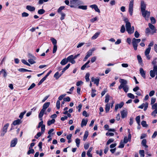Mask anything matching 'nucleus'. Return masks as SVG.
<instances>
[{
	"label": "nucleus",
	"mask_w": 157,
	"mask_h": 157,
	"mask_svg": "<svg viewBox=\"0 0 157 157\" xmlns=\"http://www.w3.org/2000/svg\"><path fill=\"white\" fill-rule=\"evenodd\" d=\"M114 141V140L113 139H109L107 142V144L108 145L109 144H110L112 142H113Z\"/></svg>",
	"instance_id": "nucleus-63"
},
{
	"label": "nucleus",
	"mask_w": 157,
	"mask_h": 157,
	"mask_svg": "<svg viewBox=\"0 0 157 157\" xmlns=\"http://www.w3.org/2000/svg\"><path fill=\"white\" fill-rule=\"evenodd\" d=\"M90 74L89 73H87L86 74L85 76V79L87 82H88L89 81L90 79L89 78L90 76Z\"/></svg>",
	"instance_id": "nucleus-47"
},
{
	"label": "nucleus",
	"mask_w": 157,
	"mask_h": 157,
	"mask_svg": "<svg viewBox=\"0 0 157 157\" xmlns=\"http://www.w3.org/2000/svg\"><path fill=\"white\" fill-rule=\"evenodd\" d=\"M34 150L33 149H30L29 151H28V152H27V154L28 155H29L30 154L32 153V154H33L34 153Z\"/></svg>",
	"instance_id": "nucleus-62"
},
{
	"label": "nucleus",
	"mask_w": 157,
	"mask_h": 157,
	"mask_svg": "<svg viewBox=\"0 0 157 157\" xmlns=\"http://www.w3.org/2000/svg\"><path fill=\"white\" fill-rule=\"evenodd\" d=\"M90 61L89 60L88 61L84 64L81 67V69L82 70H84L86 67L88 68L90 67V66L88 65V64L90 63Z\"/></svg>",
	"instance_id": "nucleus-11"
},
{
	"label": "nucleus",
	"mask_w": 157,
	"mask_h": 157,
	"mask_svg": "<svg viewBox=\"0 0 157 157\" xmlns=\"http://www.w3.org/2000/svg\"><path fill=\"white\" fill-rule=\"evenodd\" d=\"M124 104V103L123 102H121L119 104H117L115 106V110L117 111L119 108H121L123 106Z\"/></svg>",
	"instance_id": "nucleus-13"
},
{
	"label": "nucleus",
	"mask_w": 157,
	"mask_h": 157,
	"mask_svg": "<svg viewBox=\"0 0 157 157\" xmlns=\"http://www.w3.org/2000/svg\"><path fill=\"white\" fill-rule=\"evenodd\" d=\"M64 6H62L60 7L58 10L57 12L58 13H62L61 11L63 10L64 9Z\"/></svg>",
	"instance_id": "nucleus-42"
},
{
	"label": "nucleus",
	"mask_w": 157,
	"mask_h": 157,
	"mask_svg": "<svg viewBox=\"0 0 157 157\" xmlns=\"http://www.w3.org/2000/svg\"><path fill=\"white\" fill-rule=\"evenodd\" d=\"M133 5L134 0H131L129 4L128 8V11L131 16H132L133 14Z\"/></svg>",
	"instance_id": "nucleus-3"
},
{
	"label": "nucleus",
	"mask_w": 157,
	"mask_h": 157,
	"mask_svg": "<svg viewBox=\"0 0 157 157\" xmlns=\"http://www.w3.org/2000/svg\"><path fill=\"white\" fill-rule=\"evenodd\" d=\"M55 121V120L54 119H52L51 120L48 121L47 122V124L48 126H50L51 124H54Z\"/></svg>",
	"instance_id": "nucleus-26"
},
{
	"label": "nucleus",
	"mask_w": 157,
	"mask_h": 157,
	"mask_svg": "<svg viewBox=\"0 0 157 157\" xmlns=\"http://www.w3.org/2000/svg\"><path fill=\"white\" fill-rule=\"evenodd\" d=\"M17 143V139L16 138L12 140L10 146L11 147H14L15 146Z\"/></svg>",
	"instance_id": "nucleus-17"
},
{
	"label": "nucleus",
	"mask_w": 157,
	"mask_h": 157,
	"mask_svg": "<svg viewBox=\"0 0 157 157\" xmlns=\"http://www.w3.org/2000/svg\"><path fill=\"white\" fill-rule=\"evenodd\" d=\"M42 133L40 132H38L37 134L35 136V138L36 139H38L39 137H40Z\"/></svg>",
	"instance_id": "nucleus-53"
},
{
	"label": "nucleus",
	"mask_w": 157,
	"mask_h": 157,
	"mask_svg": "<svg viewBox=\"0 0 157 157\" xmlns=\"http://www.w3.org/2000/svg\"><path fill=\"white\" fill-rule=\"evenodd\" d=\"M125 27L126 30L129 34H131L134 33V28L133 26L131 27L130 22L128 21H126Z\"/></svg>",
	"instance_id": "nucleus-1"
},
{
	"label": "nucleus",
	"mask_w": 157,
	"mask_h": 157,
	"mask_svg": "<svg viewBox=\"0 0 157 157\" xmlns=\"http://www.w3.org/2000/svg\"><path fill=\"white\" fill-rule=\"evenodd\" d=\"M155 73V75H157V66H153V69L152 70Z\"/></svg>",
	"instance_id": "nucleus-60"
},
{
	"label": "nucleus",
	"mask_w": 157,
	"mask_h": 157,
	"mask_svg": "<svg viewBox=\"0 0 157 157\" xmlns=\"http://www.w3.org/2000/svg\"><path fill=\"white\" fill-rule=\"evenodd\" d=\"M110 104H109L107 103L106 104L105 106V110L106 113L108 112L110 109Z\"/></svg>",
	"instance_id": "nucleus-29"
},
{
	"label": "nucleus",
	"mask_w": 157,
	"mask_h": 157,
	"mask_svg": "<svg viewBox=\"0 0 157 157\" xmlns=\"http://www.w3.org/2000/svg\"><path fill=\"white\" fill-rule=\"evenodd\" d=\"M9 124L7 123L3 127L2 130V132L1 133V136H3L7 132V129L8 128Z\"/></svg>",
	"instance_id": "nucleus-7"
},
{
	"label": "nucleus",
	"mask_w": 157,
	"mask_h": 157,
	"mask_svg": "<svg viewBox=\"0 0 157 157\" xmlns=\"http://www.w3.org/2000/svg\"><path fill=\"white\" fill-rule=\"evenodd\" d=\"M141 41L140 39H136L133 38L132 40V44L134 48V49L136 50L137 49V47L138 44Z\"/></svg>",
	"instance_id": "nucleus-2"
},
{
	"label": "nucleus",
	"mask_w": 157,
	"mask_h": 157,
	"mask_svg": "<svg viewBox=\"0 0 157 157\" xmlns=\"http://www.w3.org/2000/svg\"><path fill=\"white\" fill-rule=\"evenodd\" d=\"M36 59H29L28 60V61L29 62V63L32 64L34 63H36V62L35 61V60Z\"/></svg>",
	"instance_id": "nucleus-34"
},
{
	"label": "nucleus",
	"mask_w": 157,
	"mask_h": 157,
	"mask_svg": "<svg viewBox=\"0 0 157 157\" xmlns=\"http://www.w3.org/2000/svg\"><path fill=\"white\" fill-rule=\"evenodd\" d=\"M88 135V132L87 131H86L85 132V133L83 136V140L85 141Z\"/></svg>",
	"instance_id": "nucleus-27"
},
{
	"label": "nucleus",
	"mask_w": 157,
	"mask_h": 157,
	"mask_svg": "<svg viewBox=\"0 0 157 157\" xmlns=\"http://www.w3.org/2000/svg\"><path fill=\"white\" fill-rule=\"evenodd\" d=\"M75 143H76L77 146L78 147H79L80 143V140L78 138H76L75 139Z\"/></svg>",
	"instance_id": "nucleus-38"
},
{
	"label": "nucleus",
	"mask_w": 157,
	"mask_h": 157,
	"mask_svg": "<svg viewBox=\"0 0 157 157\" xmlns=\"http://www.w3.org/2000/svg\"><path fill=\"white\" fill-rule=\"evenodd\" d=\"M45 130V125H42V127H41V132H40L42 133V134L44 133V132Z\"/></svg>",
	"instance_id": "nucleus-52"
},
{
	"label": "nucleus",
	"mask_w": 157,
	"mask_h": 157,
	"mask_svg": "<svg viewBox=\"0 0 157 157\" xmlns=\"http://www.w3.org/2000/svg\"><path fill=\"white\" fill-rule=\"evenodd\" d=\"M125 28L124 25H123L121 26V29L120 30V32L121 33H123L125 31Z\"/></svg>",
	"instance_id": "nucleus-46"
},
{
	"label": "nucleus",
	"mask_w": 157,
	"mask_h": 157,
	"mask_svg": "<svg viewBox=\"0 0 157 157\" xmlns=\"http://www.w3.org/2000/svg\"><path fill=\"white\" fill-rule=\"evenodd\" d=\"M100 34L99 33H96L94 36L92 37L91 39L92 40H95L96 38H97L98 36Z\"/></svg>",
	"instance_id": "nucleus-28"
},
{
	"label": "nucleus",
	"mask_w": 157,
	"mask_h": 157,
	"mask_svg": "<svg viewBox=\"0 0 157 157\" xmlns=\"http://www.w3.org/2000/svg\"><path fill=\"white\" fill-rule=\"evenodd\" d=\"M139 153L140 155V157H144V150H140L139 151Z\"/></svg>",
	"instance_id": "nucleus-32"
},
{
	"label": "nucleus",
	"mask_w": 157,
	"mask_h": 157,
	"mask_svg": "<svg viewBox=\"0 0 157 157\" xmlns=\"http://www.w3.org/2000/svg\"><path fill=\"white\" fill-rule=\"evenodd\" d=\"M140 71L141 76L144 78H146L145 72L142 68H140Z\"/></svg>",
	"instance_id": "nucleus-15"
},
{
	"label": "nucleus",
	"mask_w": 157,
	"mask_h": 157,
	"mask_svg": "<svg viewBox=\"0 0 157 157\" xmlns=\"http://www.w3.org/2000/svg\"><path fill=\"white\" fill-rule=\"evenodd\" d=\"M157 109V103H156L152 105V109Z\"/></svg>",
	"instance_id": "nucleus-64"
},
{
	"label": "nucleus",
	"mask_w": 157,
	"mask_h": 157,
	"mask_svg": "<svg viewBox=\"0 0 157 157\" xmlns=\"http://www.w3.org/2000/svg\"><path fill=\"white\" fill-rule=\"evenodd\" d=\"M35 86V83H33L28 89V90H29L32 89L33 88H34Z\"/></svg>",
	"instance_id": "nucleus-59"
},
{
	"label": "nucleus",
	"mask_w": 157,
	"mask_h": 157,
	"mask_svg": "<svg viewBox=\"0 0 157 157\" xmlns=\"http://www.w3.org/2000/svg\"><path fill=\"white\" fill-rule=\"evenodd\" d=\"M127 95L129 98H131L134 99L135 98L134 95L131 93H128Z\"/></svg>",
	"instance_id": "nucleus-50"
},
{
	"label": "nucleus",
	"mask_w": 157,
	"mask_h": 157,
	"mask_svg": "<svg viewBox=\"0 0 157 157\" xmlns=\"http://www.w3.org/2000/svg\"><path fill=\"white\" fill-rule=\"evenodd\" d=\"M51 40L52 44L54 45H54H57L56 44H57V40L56 39H54V38H52L51 39Z\"/></svg>",
	"instance_id": "nucleus-35"
},
{
	"label": "nucleus",
	"mask_w": 157,
	"mask_h": 157,
	"mask_svg": "<svg viewBox=\"0 0 157 157\" xmlns=\"http://www.w3.org/2000/svg\"><path fill=\"white\" fill-rule=\"evenodd\" d=\"M21 15L23 17H27L29 15V14L26 12H24L22 13Z\"/></svg>",
	"instance_id": "nucleus-61"
},
{
	"label": "nucleus",
	"mask_w": 157,
	"mask_h": 157,
	"mask_svg": "<svg viewBox=\"0 0 157 157\" xmlns=\"http://www.w3.org/2000/svg\"><path fill=\"white\" fill-rule=\"evenodd\" d=\"M26 112V111H25L21 113H20V115L19 116V117L21 119L23 117V116L25 114Z\"/></svg>",
	"instance_id": "nucleus-57"
},
{
	"label": "nucleus",
	"mask_w": 157,
	"mask_h": 157,
	"mask_svg": "<svg viewBox=\"0 0 157 157\" xmlns=\"http://www.w3.org/2000/svg\"><path fill=\"white\" fill-rule=\"evenodd\" d=\"M151 49V48L150 47H148L145 51V55H148L149 54L150 50Z\"/></svg>",
	"instance_id": "nucleus-37"
},
{
	"label": "nucleus",
	"mask_w": 157,
	"mask_h": 157,
	"mask_svg": "<svg viewBox=\"0 0 157 157\" xmlns=\"http://www.w3.org/2000/svg\"><path fill=\"white\" fill-rule=\"evenodd\" d=\"M18 71L20 72H32V71L29 70H28L25 69L23 68H19L18 69Z\"/></svg>",
	"instance_id": "nucleus-25"
},
{
	"label": "nucleus",
	"mask_w": 157,
	"mask_h": 157,
	"mask_svg": "<svg viewBox=\"0 0 157 157\" xmlns=\"http://www.w3.org/2000/svg\"><path fill=\"white\" fill-rule=\"evenodd\" d=\"M119 82L121 83L120 85L118 87L119 90L121 89L124 86H126L127 84V81L126 80L123 79H120Z\"/></svg>",
	"instance_id": "nucleus-4"
},
{
	"label": "nucleus",
	"mask_w": 157,
	"mask_h": 157,
	"mask_svg": "<svg viewBox=\"0 0 157 157\" xmlns=\"http://www.w3.org/2000/svg\"><path fill=\"white\" fill-rule=\"evenodd\" d=\"M67 60H68V62H70L73 59V56L71 55L69 56L67 59Z\"/></svg>",
	"instance_id": "nucleus-48"
},
{
	"label": "nucleus",
	"mask_w": 157,
	"mask_h": 157,
	"mask_svg": "<svg viewBox=\"0 0 157 157\" xmlns=\"http://www.w3.org/2000/svg\"><path fill=\"white\" fill-rule=\"evenodd\" d=\"M136 121L137 123L138 124L140 125V117L139 116H137L136 118Z\"/></svg>",
	"instance_id": "nucleus-40"
},
{
	"label": "nucleus",
	"mask_w": 157,
	"mask_h": 157,
	"mask_svg": "<svg viewBox=\"0 0 157 157\" xmlns=\"http://www.w3.org/2000/svg\"><path fill=\"white\" fill-rule=\"evenodd\" d=\"M155 73L154 71H153V70H151L150 71V76L152 78H154L155 77Z\"/></svg>",
	"instance_id": "nucleus-31"
},
{
	"label": "nucleus",
	"mask_w": 157,
	"mask_h": 157,
	"mask_svg": "<svg viewBox=\"0 0 157 157\" xmlns=\"http://www.w3.org/2000/svg\"><path fill=\"white\" fill-rule=\"evenodd\" d=\"M61 75V74H59L58 72H57L55 74L54 77L56 79H57L60 77Z\"/></svg>",
	"instance_id": "nucleus-30"
},
{
	"label": "nucleus",
	"mask_w": 157,
	"mask_h": 157,
	"mask_svg": "<svg viewBox=\"0 0 157 157\" xmlns=\"http://www.w3.org/2000/svg\"><path fill=\"white\" fill-rule=\"evenodd\" d=\"M88 122V120L86 119H83L82 120L81 124V126L82 127L83 126H86V124Z\"/></svg>",
	"instance_id": "nucleus-21"
},
{
	"label": "nucleus",
	"mask_w": 157,
	"mask_h": 157,
	"mask_svg": "<svg viewBox=\"0 0 157 157\" xmlns=\"http://www.w3.org/2000/svg\"><path fill=\"white\" fill-rule=\"evenodd\" d=\"M91 80L92 82H94V83L96 84L97 86H98L99 81V79L94 78V77H92Z\"/></svg>",
	"instance_id": "nucleus-16"
},
{
	"label": "nucleus",
	"mask_w": 157,
	"mask_h": 157,
	"mask_svg": "<svg viewBox=\"0 0 157 157\" xmlns=\"http://www.w3.org/2000/svg\"><path fill=\"white\" fill-rule=\"evenodd\" d=\"M68 62V60L66 58L63 59L61 62L60 64L62 65H64Z\"/></svg>",
	"instance_id": "nucleus-23"
},
{
	"label": "nucleus",
	"mask_w": 157,
	"mask_h": 157,
	"mask_svg": "<svg viewBox=\"0 0 157 157\" xmlns=\"http://www.w3.org/2000/svg\"><path fill=\"white\" fill-rule=\"evenodd\" d=\"M50 105V102H47L45 103L43 105L42 109L46 111V109Z\"/></svg>",
	"instance_id": "nucleus-14"
},
{
	"label": "nucleus",
	"mask_w": 157,
	"mask_h": 157,
	"mask_svg": "<svg viewBox=\"0 0 157 157\" xmlns=\"http://www.w3.org/2000/svg\"><path fill=\"white\" fill-rule=\"evenodd\" d=\"M147 141L145 139L143 140L141 142V144L143 146H144L145 147L147 148L148 147V146L146 145Z\"/></svg>",
	"instance_id": "nucleus-24"
},
{
	"label": "nucleus",
	"mask_w": 157,
	"mask_h": 157,
	"mask_svg": "<svg viewBox=\"0 0 157 157\" xmlns=\"http://www.w3.org/2000/svg\"><path fill=\"white\" fill-rule=\"evenodd\" d=\"M70 64H68L63 69V70L62 71V73L63 74L64 72L69 67H70Z\"/></svg>",
	"instance_id": "nucleus-33"
},
{
	"label": "nucleus",
	"mask_w": 157,
	"mask_h": 157,
	"mask_svg": "<svg viewBox=\"0 0 157 157\" xmlns=\"http://www.w3.org/2000/svg\"><path fill=\"white\" fill-rule=\"evenodd\" d=\"M148 26L149 27V28L152 31H153V32L152 33V34H153L154 33H155L156 32L155 31V26L149 23L148 24Z\"/></svg>",
	"instance_id": "nucleus-18"
},
{
	"label": "nucleus",
	"mask_w": 157,
	"mask_h": 157,
	"mask_svg": "<svg viewBox=\"0 0 157 157\" xmlns=\"http://www.w3.org/2000/svg\"><path fill=\"white\" fill-rule=\"evenodd\" d=\"M137 57L139 62L140 63L142 62V60L141 56L140 55H138Z\"/></svg>",
	"instance_id": "nucleus-51"
},
{
	"label": "nucleus",
	"mask_w": 157,
	"mask_h": 157,
	"mask_svg": "<svg viewBox=\"0 0 157 157\" xmlns=\"http://www.w3.org/2000/svg\"><path fill=\"white\" fill-rule=\"evenodd\" d=\"M95 50V49L94 48H93L89 50L87 53L86 55L83 59V61H86L89 57L91 56L92 55L93 52Z\"/></svg>",
	"instance_id": "nucleus-5"
},
{
	"label": "nucleus",
	"mask_w": 157,
	"mask_h": 157,
	"mask_svg": "<svg viewBox=\"0 0 157 157\" xmlns=\"http://www.w3.org/2000/svg\"><path fill=\"white\" fill-rule=\"evenodd\" d=\"M122 88L123 89L124 91L126 93L128 92L129 90V88L128 85L124 86L122 87Z\"/></svg>",
	"instance_id": "nucleus-39"
},
{
	"label": "nucleus",
	"mask_w": 157,
	"mask_h": 157,
	"mask_svg": "<svg viewBox=\"0 0 157 157\" xmlns=\"http://www.w3.org/2000/svg\"><path fill=\"white\" fill-rule=\"evenodd\" d=\"M78 8L83 10H86L87 9L86 6H80L78 7Z\"/></svg>",
	"instance_id": "nucleus-44"
},
{
	"label": "nucleus",
	"mask_w": 157,
	"mask_h": 157,
	"mask_svg": "<svg viewBox=\"0 0 157 157\" xmlns=\"http://www.w3.org/2000/svg\"><path fill=\"white\" fill-rule=\"evenodd\" d=\"M21 123V120L18 119L16 120H15L13 121L12 124L14 125H19Z\"/></svg>",
	"instance_id": "nucleus-20"
},
{
	"label": "nucleus",
	"mask_w": 157,
	"mask_h": 157,
	"mask_svg": "<svg viewBox=\"0 0 157 157\" xmlns=\"http://www.w3.org/2000/svg\"><path fill=\"white\" fill-rule=\"evenodd\" d=\"M45 111L42 109L40 112L39 115V118L40 119V120H42V117L43 116L44 114H46V113H45Z\"/></svg>",
	"instance_id": "nucleus-12"
},
{
	"label": "nucleus",
	"mask_w": 157,
	"mask_h": 157,
	"mask_svg": "<svg viewBox=\"0 0 157 157\" xmlns=\"http://www.w3.org/2000/svg\"><path fill=\"white\" fill-rule=\"evenodd\" d=\"M121 113L122 118H124L127 117L128 114V111L126 109H125L121 112Z\"/></svg>",
	"instance_id": "nucleus-8"
},
{
	"label": "nucleus",
	"mask_w": 157,
	"mask_h": 157,
	"mask_svg": "<svg viewBox=\"0 0 157 157\" xmlns=\"http://www.w3.org/2000/svg\"><path fill=\"white\" fill-rule=\"evenodd\" d=\"M93 149V147H90L87 152V155L90 157H92V155L91 154L90 152Z\"/></svg>",
	"instance_id": "nucleus-22"
},
{
	"label": "nucleus",
	"mask_w": 157,
	"mask_h": 157,
	"mask_svg": "<svg viewBox=\"0 0 157 157\" xmlns=\"http://www.w3.org/2000/svg\"><path fill=\"white\" fill-rule=\"evenodd\" d=\"M124 144H123V143L122 142V141H121L119 145L118 146L119 148H122L124 147Z\"/></svg>",
	"instance_id": "nucleus-55"
},
{
	"label": "nucleus",
	"mask_w": 157,
	"mask_h": 157,
	"mask_svg": "<svg viewBox=\"0 0 157 157\" xmlns=\"http://www.w3.org/2000/svg\"><path fill=\"white\" fill-rule=\"evenodd\" d=\"M26 9L30 11H33L35 10V8L34 7L29 5L26 6Z\"/></svg>",
	"instance_id": "nucleus-19"
},
{
	"label": "nucleus",
	"mask_w": 157,
	"mask_h": 157,
	"mask_svg": "<svg viewBox=\"0 0 157 157\" xmlns=\"http://www.w3.org/2000/svg\"><path fill=\"white\" fill-rule=\"evenodd\" d=\"M141 125L143 127H146L147 126V125L146 124V121H143L141 122Z\"/></svg>",
	"instance_id": "nucleus-45"
},
{
	"label": "nucleus",
	"mask_w": 157,
	"mask_h": 157,
	"mask_svg": "<svg viewBox=\"0 0 157 157\" xmlns=\"http://www.w3.org/2000/svg\"><path fill=\"white\" fill-rule=\"evenodd\" d=\"M157 113V108L156 109H155V110L153 111V112L151 113V115L152 116H153L154 117H155L156 116V114Z\"/></svg>",
	"instance_id": "nucleus-54"
},
{
	"label": "nucleus",
	"mask_w": 157,
	"mask_h": 157,
	"mask_svg": "<svg viewBox=\"0 0 157 157\" xmlns=\"http://www.w3.org/2000/svg\"><path fill=\"white\" fill-rule=\"evenodd\" d=\"M144 12L143 13V12H141L142 15L145 18V19L147 20L150 16V12L146 10H144Z\"/></svg>",
	"instance_id": "nucleus-6"
},
{
	"label": "nucleus",
	"mask_w": 157,
	"mask_h": 157,
	"mask_svg": "<svg viewBox=\"0 0 157 157\" xmlns=\"http://www.w3.org/2000/svg\"><path fill=\"white\" fill-rule=\"evenodd\" d=\"M45 11L43 9H41L39 10L38 11V13L39 14H44Z\"/></svg>",
	"instance_id": "nucleus-41"
},
{
	"label": "nucleus",
	"mask_w": 157,
	"mask_h": 157,
	"mask_svg": "<svg viewBox=\"0 0 157 157\" xmlns=\"http://www.w3.org/2000/svg\"><path fill=\"white\" fill-rule=\"evenodd\" d=\"M28 57L29 58V59H36V57L34 56L32 54L29 53L28 54Z\"/></svg>",
	"instance_id": "nucleus-36"
},
{
	"label": "nucleus",
	"mask_w": 157,
	"mask_h": 157,
	"mask_svg": "<svg viewBox=\"0 0 157 157\" xmlns=\"http://www.w3.org/2000/svg\"><path fill=\"white\" fill-rule=\"evenodd\" d=\"M141 12H143V13L144 11L146 10V4L144 3V1H141Z\"/></svg>",
	"instance_id": "nucleus-9"
},
{
	"label": "nucleus",
	"mask_w": 157,
	"mask_h": 157,
	"mask_svg": "<svg viewBox=\"0 0 157 157\" xmlns=\"http://www.w3.org/2000/svg\"><path fill=\"white\" fill-rule=\"evenodd\" d=\"M60 13L61 15L60 20H62L64 19L66 15L64 13Z\"/></svg>",
	"instance_id": "nucleus-49"
},
{
	"label": "nucleus",
	"mask_w": 157,
	"mask_h": 157,
	"mask_svg": "<svg viewBox=\"0 0 157 157\" xmlns=\"http://www.w3.org/2000/svg\"><path fill=\"white\" fill-rule=\"evenodd\" d=\"M89 146H90V144H89V143H88L87 144H85L84 145V149L85 150L87 149L88 148Z\"/></svg>",
	"instance_id": "nucleus-58"
},
{
	"label": "nucleus",
	"mask_w": 157,
	"mask_h": 157,
	"mask_svg": "<svg viewBox=\"0 0 157 157\" xmlns=\"http://www.w3.org/2000/svg\"><path fill=\"white\" fill-rule=\"evenodd\" d=\"M60 102L59 100H58L56 103V107L58 109L60 108Z\"/></svg>",
	"instance_id": "nucleus-56"
},
{
	"label": "nucleus",
	"mask_w": 157,
	"mask_h": 157,
	"mask_svg": "<svg viewBox=\"0 0 157 157\" xmlns=\"http://www.w3.org/2000/svg\"><path fill=\"white\" fill-rule=\"evenodd\" d=\"M90 7L92 9H94L95 11L99 13L100 12V10L98 8V7L96 5H92L90 6Z\"/></svg>",
	"instance_id": "nucleus-10"
},
{
	"label": "nucleus",
	"mask_w": 157,
	"mask_h": 157,
	"mask_svg": "<svg viewBox=\"0 0 157 157\" xmlns=\"http://www.w3.org/2000/svg\"><path fill=\"white\" fill-rule=\"evenodd\" d=\"M109 96L108 94H106L105 97V103H108L109 100Z\"/></svg>",
	"instance_id": "nucleus-43"
}]
</instances>
